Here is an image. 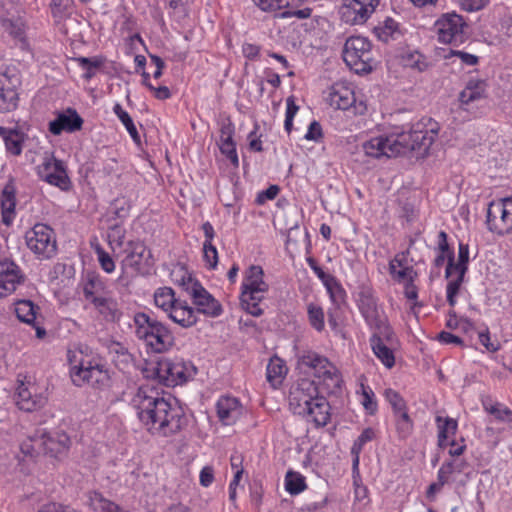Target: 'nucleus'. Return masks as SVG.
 <instances>
[{
    "label": "nucleus",
    "mask_w": 512,
    "mask_h": 512,
    "mask_svg": "<svg viewBox=\"0 0 512 512\" xmlns=\"http://www.w3.org/2000/svg\"><path fill=\"white\" fill-rule=\"evenodd\" d=\"M439 132V124L431 118H423L414 124L409 131L402 127H393L383 134L363 143L362 148L367 156L387 158L416 152L418 156L427 155Z\"/></svg>",
    "instance_id": "f257e3e1"
},
{
    "label": "nucleus",
    "mask_w": 512,
    "mask_h": 512,
    "mask_svg": "<svg viewBox=\"0 0 512 512\" xmlns=\"http://www.w3.org/2000/svg\"><path fill=\"white\" fill-rule=\"evenodd\" d=\"M131 406L144 427L152 434L168 437L178 433L185 424L180 407L172 406L149 385L140 386L130 400Z\"/></svg>",
    "instance_id": "f03ea898"
},
{
    "label": "nucleus",
    "mask_w": 512,
    "mask_h": 512,
    "mask_svg": "<svg viewBox=\"0 0 512 512\" xmlns=\"http://www.w3.org/2000/svg\"><path fill=\"white\" fill-rule=\"evenodd\" d=\"M289 405L295 414L306 417L317 427L325 426L330 419V405L310 379H301L292 387Z\"/></svg>",
    "instance_id": "7ed1b4c3"
},
{
    "label": "nucleus",
    "mask_w": 512,
    "mask_h": 512,
    "mask_svg": "<svg viewBox=\"0 0 512 512\" xmlns=\"http://www.w3.org/2000/svg\"><path fill=\"white\" fill-rule=\"evenodd\" d=\"M67 360L70 364V376L74 385L93 387L103 384L108 379L107 371L100 361L89 357L82 348L69 349Z\"/></svg>",
    "instance_id": "20e7f679"
},
{
    "label": "nucleus",
    "mask_w": 512,
    "mask_h": 512,
    "mask_svg": "<svg viewBox=\"0 0 512 512\" xmlns=\"http://www.w3.org/2000/svg\"><path fill=\"white\" fill-rule=\"evenodd\" d=\"M133 321L137 338L152 352L163 353L172 347L174 338L160 321L145 312L136 313Z\"/></svg>",
    "instance_id": "39448f33"
},
{
    "label": "nucleus",
    "mask_w": 512,
    "mask_h": 512,
    "mask_svg": "<svg viewBox=\"0 0 512 512\" xmlns=\"http://www.w3.org/2000/svg\"><path fill=\"white\" fill-rule=\"evenodd\" d=\"M269 290V285L264 281V271L259 265H251L246 271L242 282V291L240 301L242 308L249 314L259 317L263 310L259 303L264 299L265 293Z\"/></svg>",
    "instance_id": "423d86ee"
},
{
    "label": "nucleus",
    "mask_w": 512,
    "mask_h": 512,
    "mask_svg": "<svg viewBox=\"0 0 512 512\" xmlns=\"http://www.w3.org/2000/svg\"><path fill=\"white\" fill-rule=\"evenodd\" d=\"M298 365L305 373L317 378L329 392L341 387L342 379L338 369L325 356L307 351L299 357Z\"/></svg>",
    "instance_id": "0eeeda50"
},
{
    "label": "nucleus",
    "mask_w": 512,
    "mask_h": 512,
    "mask_svg": "<svg viewBox=\"0 0 512 512\" xmlns=\"http://www.w3.org/2000/svg\"><path fill=\"white\" fill-rule=\"evenodd\" d=\"M343 59L357 74L368 73L375 65L372 45L367 38L361 36H351L346 40Z\"/></svg>",
    "instance_id": "6e6552de"
},
{
    "label": "nucleus",
    "mask_w": 512,
    "mask_h": 512,
    "mask_svg": "<svg viewBox=\"0 0 512 512\" xmlns=\"http://www.w3.org/2000/svg\"><path fill=\"white\" fill-rule=\"evenodd\" d=\"M356 301L360 313L370 328L383 333L389 340L391 329L387 325L385 317L378 307L377 299L372 288L365 285L361 286L357 293Z\"/></svg>",
    "instance_id": "1a4fd4ad"
},
{
    "label": "nucleus",
    "mask_w": 512,
    "mask_h": 512,
    "mask_svg": "<svg viewBox=\"0 0 512 512\" xmlns=\"http://www.w3.org/2000/svg\"><path fill=\"white\" fill-rule=\"evenodd\" d=\"M435 27L441 43L459 46L468 39V26L463 17L456 13L442 15L436 21Z\"/></svg>",
    "instance_id": "9d476101"
},
{
    "label": "nucleus",
    "mask_w": 512,
    "mask_h": 512,
    "mask_svg": "<svg viewBox=\"0 0 512 512\" xmlns=\"http://www.w3.org/2000/svg\"><path fill=\"white\" fill-rule=\"evenodd\" d=\"M37 175L41 180L63 192L72 189V181L68 176L65 164L56 159L52 153H45L42 162L37 167Z\"/></svg>",
    "instance_id": "9b49d317"
},
{
    "label": "nucleus",
    "mask_w": 512,
    "mask_h": 512,
    "mask_svg": "<svg viewBox=\"0 0 512 512\" xmlns=\"http://www.w3.org/2000/svg\"><path fill=\"white\" fill-rule=\"evenodd\" d=\"M489 231L505 235L512 232V198H502L489 203L486 215Z\"/></svg>",
    "instance_id": "f8f14e48"
},
{
    "label": "nucleus",
    "mask_w": 512,
    "mask_h": 512,
    "mask_svg": "<svg viewBox=\"0 0 512 512\" xmlns=\"http://www.w3.org/2000/svg\"><path fill=\"white\" fill-rule=\"evenodd\" d=\"M181 285L191 296L197 312L209 317L221 315V304L199 282L194 281L190 275L182 276Z\"/></svg>",
    "instance_id": "ddd939ff"
},
{
    "label": "nucleus",
    "mask_w": 512,
    "mask_h": 512,
    "mask_svg": "<svg viewBox=\"0 0 512 512\" xmlns=\"http://www.w3.org/2000/svg\"><path fill=\"white\" fill-rule=\"evenodd\" d=\"M38 442V447L45 455L58 458L65 455L71 445L70 437L63 431H47L46 429H37L34 433V442Z\"/></svg>",
    "instance_id": "4468645a"
},
{
    "label": "nucleus",
    "mask_w": 512,
    "mask_h": 512,
    "mask_svg": "<svg viewBox=\"0 0 512 512\" xmlns=\"http://www.w3.org/2000/svg\"><path fill=\"white\" fill-rule=\"evenodd\" d=\"M156 373L165 385L176 386L192 376V367L182 360L164 358L157 363Z\"/></svg>",
    "instance_id": "2eb2a0df"
},
{
    "label": "nucleus",
    "mask_w": 512,
    "mask_h": 512,
    "mask_svg": "<svg viewBox=\"0 0 512 512\" xmlns=\"http://www.w3.org/2000/svg\"><path fill=\"white\" fill-rule=\"evenodd\" d=\"M20 85L19 75L14 69L0 71V113L16 109L18 105L17 87Z\"/></svg>",
    "instance_id": "dca6fc26"
},
{
    "label": "nucleus",
    "mask_w": 512,
    "mask_h": 512,
    "mask_svg": "<svg viewBox=\"0 0 512 512\" xmlns=\"http://www.w3.org/2000/svg\"><path fill=\"white\" fill-rule=\"evenodd\" d=\"M379 0H344L340 7L341 19L348 24H363L374 13Z\"/></svg>",
    "instance_id": "f3484780"
},
{
    "label": "nucleus",
    "mask_w": 512,
    "mask_h": 512,
    "mask_svg": "<svg viewBox=\"0 0 512 512\" xmlns=\"http://www.w3.org/2000/svg\"><path fill=\"white\" fill-rule=\"evenodd\" d=\"M57 253L54 230L42 223L34 224V255L40 259H50Z\"/></svg>",
    "instance_id": "a211bd4d"
},
{
    "label": "nucleus",
    "mask_w": 512,
    "mask_h": 512,
    "mask_svg": "<svg viewBox=\"0 0 512 512\" xmlns=\"http://www.w3.org/2000/svg\"><path fill=\"white\" fill-rule=\"evenodd\" d=\"M126 257L123 259V266L131 268L135 272H142L145 266H149L151 263V253L147 249L146 245L142 241H130L126 248Z\"/></svg>",
    "instance_id": "6ab92c4d"
},
{
    "label": "nucleus",
    "mask_w": 512,
    "mask_h": 512,
    "mask_svg": "<svg viewBox=\"0 0 512 512\" xmlns=\"http://www.w3.org/2000/svg\"><path fill=\"white\" fill-rule=\"evenodd\" d=\"M216 411L223 425H233L242 416L244 408L237 398L221 396L216 403Z\"/></svg>",
    "instance_id": "aec40b11"
},
{
    "label": "nucleus",
    "mask_w": 512,
    "mask_h": 512,
    "mask_svg": "<svg viewBox=\"0 0 512 512\" xmlns=\"http://www.w3.org/2000/svg\"><path fill=\"white\" fill-rule=\"evenodd\" d=\"M83 119L75 109L68 108L58 114L57 118L49 123V131L53 135H60L63 131L76 132L82 128Z\"/></svg>",
    "instance_id": "412c9836"
},
{
    "label": "nucleus",
    "mask_w": 512,
    "mask_h": 512,
    "mask_svg": "<svg viewBox=\"0 0 512 512\" xmlns=\"http://www.w3.org/2000/svg\"><path fill=\"white\" fill-rule=\"evenodd\" d=\"M328 101L330 106L347 110L355 103V93L351 84L347 82L334 83L329 92Z\"/></svg>",
    "instance_id": "4be33fe9"
},
{
    "label": "nucleus",
    "mask_w": 512,
    "mask_h": 512,
    "mask_svg": "<svg viewBox=\"0 0 512 512\" xmlns=\"http://www.w3.org/2000/svg\"><path fill=\"white\" fill-rule=\"evenodd\" d=\"M235 133V126L230 118L223 119L220 123V143L219 148L222 154L231 161V163L237 167L239 165V159L236 152V143L233 140Z\"/></svg>",
    "instance_id": "5701e85b"
},
{
    "label": "nucleus",
    "mask_w": 512,
    "mask_h": 512,
    "mask_svg": "<svg viewBox=\"0 0 512 512\" xmlns=\"http://www.w3.org/2000/svg\"><path fill=\"white\" fill-rule=\"evenodd\" d=\"M21 278L20 270L15 263L7 260L0 262V298L15 291Z\"/></svg>",
    "instance_id": "b1692460"
},
{
    "label": "nucleus",
    "mask_w": 512,
    "mask_h": 512,
    "mask_svg": "<svg viewBox=\"0 0 512 512\" xmlns=\"http://www.w3.org/2000/svg\"><path fill=\"white\" fill-rule=\"evenodd\" d=\"M392 338H393L392 331H391V336L388 340L387 337L383 333L379 332L378 330H375V332L373 333V335L370 338V346L372 348L374 355L381 361V363L386 368H389V369L394 366L395 357H394V353H393L392 349H390L384 341L390 343Z\"/></svg>",
    "instance_id": "393cba45"
},
{
    "label": "nucleus",
    "mask_w": 512,
    "mask_h": 512,
    "mask_svg": "<svg viewBox=\"0 0 512 512\" xmlns=\"http://www.w3.org/2000/svg\"><path fill=\"white\" fill-rule=\"evenodd\" d=\"M0 205L2 223L6 226H10L15 218L16 206V188L13 179H10L2 190L0 196Z\"/></svg>",
    "instance_id": "a878e982"
},
{
    "label": "nucleus",
    "mask_w": 512,
    "mask_h": 512,
    "mask_svg": "<svg viewBox=\"0 0 512 512\" xmlns=\"http://www.w3.org/2000/svg\"><path fill=\"white\" fill-rule=\"evenodd\" d=\"M167 314L173 322L184 328L191 327L197 322V315L194 309L185 301L179 299Z\"/></svg>",
    "instance_id": "bb28decb"
},
{
    "label": "nucleus",
    "mask_w": 512,
    "mask_h": 512,
    "mask_svg": "<svg viewBox=\"0 0 512 512\" xmlns=\"http://www.w3.org/2000/svg\"><path fill=\"white\" fill-rule=\"evenodd\" d=\"M83 294L89 303L108 294L106 282L97 274L89 273L83 285Z\"/></svg>",
    "instance_id": "cd10ccee"
},
{
    "label": "nucleus",
    "mask_w": 512,
    "mask_h": 512,
    "mask_svg": "<svg viewBox=\"0 0 512 512\" xmlns=\"http://www.w3.org/2000/svg\"><path fill=\"white\" fill-rule=\"evenodd\" d=\"M92 305L106 321L116 322L122 316L117 300L108 295L96 299Z\"/></svg>",
    "instance_id": "c85d7f7f"
},
{
    "label": "nucleus",
    "mask_w": 512,
    "mask_h": 512,
    "mask_svg": "<svg viewBox=\"0 0 512 512\" xmlns=\"http://www.w3.org/2000/svg\"><path fill=\"white\" fill-rule=\"evenodd\" d=\"M486 82L481 79H470L459 95L462 104H470L486 96Z\"/></svg>",
    "instance_id": "c756f323"
},
{
    "label": "nucleus",
    "mask_w": 512,
    "mask_h": 512,
    "mask_svg": "<svg viewBox=\"0 0 512 512\" xmlns=\"http://www.w3.org/2000/svg\"><path fill=\"white\" fill-rule=\"evenodd\" d=\"M468 263H469V245L463 242L459 243L458 246V259L455 262L454 253L449 252L448 254V263L446 266L445 277L454 276V270H459L461 272L468 271Z\"/></svg>",
    "instance_id": "7c9ffc66"
},
{
    "label": "nucleus",
    "mask_w": 512,
    "mask_h": 512,
    "mask_svg": "<svg viewBox=\"0 0 512 512\" xmlns=\"http://www.w3.org/2000/svg\"><path fill=\"white\" fill-rule=\"evenodd\" d=\"M469 464L465 459L452 458L451 460L445 461L438 472L440 478L449 483L456 480V476L465 473L468 469Z\"/></svg>",
    "instance_id": "2f4dec72"
},
{
    "label": "nucleus",
    "mask_w": 512,
    "mask_h": 512,
    "mask_svg": "<svg viewBox=\"0 0 512 512\" xmlns=\"http://www.w3.org/2000/svg\"><path fill=\"white\" fill-rule=\"evenodd\" d=\"M436 422L438 426V446L443 449L448 446V442L451 441L450 438L456 434L458 424L453 418L443 419L440 416L436 417Z\"/></svg>",
    "instance_id": "473e14b6"
},
{
    "label": "nucleus",
    "mask_w": 512,
    "mask_h": 512,
    "mask_svg": "<svg viewBox=\"0 0 512 512\" xmlns=\"http://www.w3.org/2000/svg\"><path fill=\"white\" fill-rule=\"evenodd\" d=\"M286 373L287 367L285 362L277 356L272 357L266 368V379L271 386L274 388L278 387L282 383Z\"/></svg>",
    "instance_id": "72a5a7b5"
},
{
    "label": "nucleus",
    "mask_w": 512,
    "mask_h": 512,
    "mask_svg": "<svg viewBox=\"0 0 512 512\" xmlns=\"http://www.w3.org/2000/svg\"><path fill=\"white\" fill-rule=\"evenodd\" d=\"M0 136L3 138L8 152L12 155L21 154L22 143L24 141L23 133L16 129L0 126Z\"/></svg>",
    "instance_id": "f704fd0d"
},
{
    "label": "nucleus",
    "mask_w": 512,
    "mask_h": 512,
    "mask_svg": "<svg viewBox=\"0 0 512 512\" xmlns=\"http://www.w3.org/2000/svg\"><path fill=\"white\" fill-rule=\"evenodd\" d=\"M74 275L72 267L64 263H56L49 272V282L56 287L66 286L70 283Z\"/></svg>",
    "instance_id": "c9c22d12"
},
{
    "label": "nucleus",
    "mask_w": 512,
    "mask_h": 512,
    "mask_svg": "<svg viewBox=\"0 0 512 512\" xmlns=\"http://www.w3.org/2000/svg\"><path fill=\"white\" fill-rule=\"evenodd\" d=\"M88 499L89 505L96 512H127L97 491L90 492Z\"/></svg>",
    "instance_id": "e433bc0d"
},
{
    "label": "nucleus",
    "mask_w": 512,
    "mask_h": 512,
    "mask_svg": "<svg viewBox=\"0 0 512 512\" xmlns=\"http://www.w3.org/2000/svg\"><path fill=\"white\" fill-rule=\"evenodd\" d=\"M482 406L486 412L493 415L497 420L502 422L512 421V411L501 403L493 401L490 397L482 399Z\"/></svg>",
    "instance_id": "4c0bfd02"
},
{
    "label": "nucleus",
    "mask_w": 512,
    "mask_h": 512,
    "mask_svg": "<svg viewBox=\"0 0 512 512\" xmlns=\"http://www.w3.org/2000/svg\"><path fill=\"white\" fill-rule=\"evenodd\" d=\"M177 301L175 292L170 287H160L154 293L155 305L166 313L173 308Z\"/></svg>",
    "instance_id": "58836bf2"
},
{
    "label": "nucleus",
    "mask_w": 512,
    "mask_h": 512,
    "mask_svg": "<svg viewBox=\"0 0 512 512\" xmlns=\"http://www.w3.org/2000/svg\"><path fill=\"white\" fill-rule=\"evenodd\" d=\"M374 33L379 40L387 43L399 33L398 23L394 19L387 17L374 28Z\"/></svg>",
    "instance_id": "ea45409f"
},
{
    "label": "nucleus",
    "mask_w": 512,
    "mask_h": 512,
    "mask_svg": "<svg viewBox=\"0 0 512 512\" xmlns=\"http://www.w3.org/2000/svg\"><path fill=\"white\" fill-rule=\"evenodd\" d=\"M113 112L118 117L120 122L124 125L132 140L139 145L141 142L140 135L133 122V119L128 114V112L125 111L119 103H116L114 105Z\"/></svg>",
    "instance_id": "a19ab883"
},
{
    "label": "nucleus",
    "mask_w": 512,
    "mask_h": 512,
    "mask_svg": "<svg viewBox=\"0 0 512 512\" xmlns=\"http://www.w3.org/2000/svg\"><path fill=\"white\" fill-rule=\"evenodd\" d=\"M466 272H461L459 270H454V276L446 277L448 279L447 287H446V297L447 302L451 307H454L456 304V296L458 295L462 283L464 281Z\"/></svg>",
    "instance_id": "79ce46f5"
},
{
    "label": "nucleus",
    "mask_w": 512,
    "mask_h": 512,
    "mask_svg": "<svg viewBox=\"0 0 512 512\" xmlns=\"http://www.w3.org/2000/svg\"><path fill=\"white\" fill-rule=\"evenodd\" d=\"M285 488L291 495H297L306 488L305 477L299 472L288 471L285 476Z\"/></svg>",
    "instance_id": "37998d69"
},
{
    "label": "nucleus",
    "mask_w": 512,
    "mask_h": 512,
    "mask_svg": "<svg viewBox=\"0 0 512 512\" xmlns=\"http://www.w3.org/2000/svg\"><path fill=\"white\" fill-rule=\"evenodd\" d=\"M14 400L20 410L25 412L32 411V394L28 386L23 381H20V384L16 389Z\"/></svg>",
    "instance_id": "c03bdc74"
},
{
    "label": "nucleus",
    "mask_w": 512,
    "mask_h": 512,
    "mask_svg": "<svg viewBox=\"0 0 512 512\" xmlns=\"http://www.w3.org/2000/svg\"><path fill=\"white\" fill-rule=\"evenodd\" d=\"M309 324L317 331L322 332L325 328L324 311L317 304L309 303L307 306Z\"/></svg>",
    "instance_id": "a18cd8bd"
},
{
    "label": "nucleus",
    "mask_w": 512,
    "mask_h": 512,
    "mask_svg": "<svg viewBox=\"0 0 512 512\" xmlns=\"http://www.w3.org/2000/svg\"><path fill=\"white\" fill-rule=\"evenodd\" d=\"M76 61L85 70L83 77L88 81L96 75V70L104 64V60L100 57H79Z\"/></svg>",
    "instance_id": "49530a36"
},
{
    "label": "nucleus",
    "mask_w": 512,
    "mask_h": 512,
    "mask_svg": "<svg viewBox=\"0 0 512 512\" xmlns=\"http://www.w3.org/2000/svg\"><path fill=\"white\" fill-rule=\"evenodd\" d=\"M374 430L372 428H366L362 431V433L358 436V438L354 441L353 446L351 448V453L355 455V459L353 461L354 466L358 465L359 462V453L363 449V446L371 441L374 438Z\"/></svg>",
    "instance_id": "de8ad7c7"
},
{
    "label": "nucleus",
    "mask_w": 512,
    "mask_h": 512,
    "mask_svg": "<svg viewBox=\"0 0 512 512\" xmlns=\"http://www.w3.org/2000/svg\"><path fill=\"white\" fill-rule=\"evenodd\" d=\"M110 353H115L116 356L113 358L115 365L120 369L126 368L132 362V355L127 349L119 343L112 346Z\"/></svg>",
    "instance_id": "09e8293b"
},
{
    "label": "nucleus",
    "mask_w": 512,
    "mask_h": 512,
    "mask_svg": "<svg viewBox=\"0 0 512 512\" xmlns=\"http://www.w3.org/2000/svg\"><path fill=\"white\" fill-rule=\"evenodd\" d=\"M15 313L21 322L32 325V300L17 301Z\"/></svg>",
    "instance_id": "8fccbe9b"
},
{
    "label": "nucleus",
    "mask_w": 512,
    "mask_h": 512,
    "mask_svg": "<svg viewBox=\"0 0 512 512\" xmlns=\"http://www.w3.org/2000/svg\"><path fill=\"white\" fill-rule=\"evenodd\" d=\"M389 272L394 280L401 283L414 281V278L417 276V273L412 266L396 269L393 265H389Z\"/></svg>",
    "instance_id": "3c124183"
},
{
    "label": "nucleus",
    "mask_w": 512,
    "mask_h": 512,
    "mask_svg": "<svg viewBox=\"0 0 512 512\" xmlns=\"http://www.w3.org/2000/svg\"><path fill=\"white\" fill-rule=\"evenodd\" d=\"M361 389H362V401H361L362 405H363L364 409L370 415H374L377 412V408H378L375 394L370 387L364 386L363 384L361 385Z\"/></svg>",
    "instance_id": "603ef678"
},
{
    "label": "nucleus",
    "mask_w": 512,
    "mask_h": 512,
    "mask_svg": "<svg viewBox=\"0 0 512 512\" xmlns=\"http://www.w3.org/2000/svg\"><path fill=\"white\" fill-rule=\"evenodd\" d=\"M404 60L406 66L417 69L420 72L425 71L428 68L426 58L418 51L407 54Z\"/></svg>",
    "instance_id": "864d4df0"
},
{
    "label": "nucleus",
    "mask_w": 512,
    "mask_h": 512,
    "mask_svg": "<svg viewBox=\"0 0 512 512\" xmlns=\"http://www.w3.org/2000/svg\"><path fill=\"white\" fill-rule=\"evenodd\" d=\"M324 286L326 287L333 303L340 305L345 301L346 293L335 277L333 278V281H330L328 285Z\"/></svg>",
    "instance_id": "5fc2aeb1"
},
{
    "label": "nucleus",
    "mask_w": 512,
    "mask_h": 512,
    "mask_svg": "<svg viewBox=\"0 0 512 512\" xmlns=\"http://www.w3.org/2000/svg\"><path fill=\"white\" fill-rule=\"evenodd\" d=\"M384 396L391 405L394 413L397 411H403V409L407 407L406 401L403 399V397L393 389H386Z\"/></svg>",
    "instance_id": "6e6d98bb"
},
{
    "label": "nucleus",
    "mask_w": 512,
    "mask_h": 512,
    "mask_svg": "<svg viewBox=\"0 0 512 512\" xmlns=\"http://www.w3.org/2000/svg\"><path fill=\"white\" fill-rule=\"evenodd\" d=\"M262 11L271 12L289 5V0H253Z\"/></svg>",
    "instance_id": "4d7b16f0"
},
{
    "label": "nucleus",
    "mask_w": 512,
    "mask_h": 512,
    "mask_svg": "<svg viewBox=\"0 0 512 512\" xmlns=\"http://www.w3.org/2000/svg\"><path fill=\"white\" fill-rule=\"evenodd\" d=\"M143 83L146 87H148L151 91L154 92V96L159 99V100H166L168 98H170L171 96V93H170V90L167 86H159V87H154L150 82H149V74L144 72L143 73Z\"/></svg>",
    "instance_id": "13d9d810"
},
{
    "label": "nucleus",
    "mask_w": 512,
    "mask_h": 512,
    "mask_svg": "<svg viewBox=\"0 0 512 512\" xmlns=\"http://www.w3.org/2000/svg\"><path fill=\"white\" fill-rule=\"evenodd\" d=\"M204 261L209 269H215L218 264V252L213 244L203 245Z\"/></svg>",
    "instance_id": "bf43d9fd"
},
{
    "label": "nucleus",
    "mask_w": 512,
    "mask_h": 512,
    "mask_svg": "<svg viewBox=\"0 0 512 512\" xmlns=\"http://www.w3.org/2000/svg\"><path fill=\"white\" fill-rule=\"evenodd\" d=\"M458 57L461 60V63L467 66H474L478 63V57L476 55L461 51L451 49L447 55H445L446 59L451 57Z\"/></svg>",
    "instance_id": "052dcab7"
},
{
    "label": "nucleus",
    "mask_w": 512,
    "mask_h": 512,
    "mask_svg": "<svg viewBox=\"0 0 512 512\" xmlns=\"http://www.w3.org/2000/svg\"><path fill=\"white\" fill-rule=\"evenodd\" d=\"M306 262L317 277L322 281L324 285H328L330 281H333L334 276L326 273L317 263L313 257H307Z\"/></svg>",
    "instance_id": "680f3d73"
},
{
    "label": "nucleus",
    "mask_w": 512,
    "mask_h": 512,
    "mask_svg": "<svg viewBox=\"0 0 512 512\" xmlns=\"http://www.w3.org/2000/svg\"><path fill=\"white\" fill-rule=\"evenodd\" d=\"M96 253L98 256V261L101 265V268L107 272L111 273L115 270V263L113 259L110 257V255L104 251L101 247H98L96 249Z\"/></svg>",
    "instance_id": "e2e57ef3"
},
{
    "label": "nucleus",
    "mask_w": 512,
    "mask_h": 512,
    "mask_svg": "<svg viewBox=\"0 0 512 512\" xmlns=\"http://www.w3.org/2000/svg\"><path fill=\"white\" fill-rule=\"evenodd\" d=\"M304 138L306 140L320 142L323 138L322 127L320 123L317 121L311 122Z\"/></svg>",
    "instance_id": "0e129e2a"
},
{
    "label": "nucleus",
    "mask_w": 512,
    "mask_h": 512,
    "mask_svg": "<svg viewBox=\"0 0 512 512\" xmlns=\"http://www.w3.org/2000/svg\"><path fill=\"white\" fill-rule=\"evenodd\" d=\"M124 236V229L119 225H114L110 228L108 233L109 243L111 245L116 244L118 247H121L123 244Z\"/></svg>",
    "instance_id": "69168bd1"
},
{
    "label": "nucleus",
    "mask_w": 512,
    "mask_h": 512,
    "mask_svg": "<svg viewBox=\"0 0 512 512\" xmlns=\"http://www.w3.org/2000/svg\"><path fill=\"white\" fill-rule=\"evenodd\" d=\"M280 191L279 186L271 185L267 189L258 193L256 202L260 205L264 204L267 200H273L276 198Z\"/></svg>",
    "instance_id": "338daca9"
},
{
    "label": "nucleus",
    "mask_w": 512,
    "mask_h": 512,
    "mask_svg": "<svg viewBox=\"0 0 512 512\" xmlns=\"http://www.w3.org/2000/svg\"><path fill=\"white\" fill-rule=\"evenodd\" d=\"M479 342L486 348L489 352H496L500 348V344L498 342H492L490 339L489 329L486 327L485 331H482L478 335Z\"/></svg>",
    "instance_id": "774afa93"
}]
</instances>
